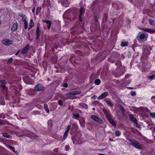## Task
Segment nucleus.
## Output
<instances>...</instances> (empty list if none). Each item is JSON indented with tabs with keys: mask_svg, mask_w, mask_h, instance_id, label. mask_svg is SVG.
<instances>
[{
	"mask_svg": "<svg viewBox=\"0 0 155 155\" xmlns=\"http://www.w3.org/2000/svg\"><path fill=\"white\" fill-rule=\"evenodd\" d=\"M148 35L147 33L140 32L137 36V38L139 43H143L147 41Z\"/></svg>",
	"mask_w": 155,
	"mask_h": 155,
	"instance_id": "obj_1",
	"label": "nucleus"
},
{
	"mask_svg": "<svg viewBox=\"0 0 155 155\" xmlns=\"http://www.w3.org/2000/svg\"><path fill=\"white\" fill-rule=\"evenodd\" d=\"M129 140L131 143L130 145H133L135 148L138 149H142L141 146L137 141L132 139H129Z\"/></svg>",
	"mask_w": 155,
	"mask_h": 155,
	"instance_id": "obj_2",
	"label": "nucleus"
},
{
	"mask_svg": "<svg viewBox=\"0 0 155 155\" xmlns=\"http://www.w3.org/2000/svg\"><path fill=\"white\" fill-rule=\"evenodd\" d=\"M72 139L73 143H76L75 142L78 144L82 143V140L81 139V136H72Z\"/></svg>",
	"mask_w": 155,
	"mask_h": 155,
	"instance_id": "obj_3",
	"label": "nucleus"
},
{
	"mask_svg": "<svg viewBox=\"0 0 155 155\" xmlns=\"http://www.w3.org/2000/svg\"><path fill=\"white\" fill-rule=\"evenodd\" d=\"M81 93V91H73L67 94L66 95L68 97L71 98L73 97V96L80 94Z\"/></svg>",
	"mask_w": 155,
	"mask_h": 155,
	"instance_id": "obj_4",
	"label": "nucleus"
},
{
	"mask_svg": "<svg viewBox=\"0 0 155 155\" xmlns=\"http://www.w3.org/2000/svg\"><path fill=\"white\" fill-rule=\"evenodd\" d=\"M2 42L3 44L6 46H9L13 43L12 40L7 39L3 40Z\"/></svg>",
	"mask_w": 155,
	"mask_h": 155,
	"instance_id": "obj_5",
	"label": "nucleus"
},
{
	"mask_svg": "<svg viewBox=\"0 0 155 155\" xmlns=\"http://www.w3.org/2000/svg\"><path fill=\"white\" fill-rule=\"evenodd\" d=\"M91 117L93 120L98 122L101 123L102 122V120L99 117L96 115H92L91 116Z\"/></svg>",
	"mask_w": 155,
	"mask_h": 155,
	"instance_id": "obj_6",
	"label": "nucleus"
},
{
	"mask_svg": "<svg viewBox=\"0 0 155 155\" xmlns=\"http://www.w3.org/2000/svg\"><path fill=\"white\" fill-rule=\"evenodd\" d=\"M141 30L145 31H146L151 34L155 33V30L153 29L145 28H142Z\"/></svg>",
	"mask_w": 155,
	"mask_h": 155,
	"instance_id": "obj_7",
	"label": "nucleus"
},
{
	"mask_svg": "<svg viewBox=\"0 0 155 155\" xmlns=\"http://www.w3.org/2000/svg\"><path fill=\"white\" fill-rule=\"evenodd\" d=\"M35 88L37 91H40L43 89L44 87L40 84H38L35 86Z\"/></svg>",
	"mask_w": 155,
	"mask_h": 155,
	"instance_id": "obj_8",
	"label": "nucleus"
},
{
	"mask_svg": "<svg viewBox=\"0 0 155 155\" xmlns=\"http://www.w3.org/2000/svg\"><path fill=\"white\" fill-rule=\"evenodd\" d=\"M29 49V46L27 45L21 51V52L23 54H25L28 52Z\"/></svg>",
	"mask_w": 155,
	"mask_h": 155,
	"instance_id": "obj_9",
	"label": "nucleus"
},
{
	"mask_svg": "<svg viewBox=\"0 0 155 155\" xmlns=\"http://www.w3.org/2000/svg\"><path fill=\"white\" fill-rule=\"evenodd\" d=\"M18 27V23L17 22L14 23L11 27V30L13 31H16Z\"/></svg>",
	"mask_w": 155,
	"mask_h": 155,
	"instance_id": "obj_10",
	"label": "nucleus"
},
{
	"mask_svg": "<svg viewBox=\"0 0 155 155\" xmlns=\"http://www.w3.org/2000/svg\"><path fill=\"white\" fill-rule=\"evenodd\" d=\"M107 118L110 124L112 125H115L114 122L113 120L112 119L110 115H107Z\"/></svg>",
	"mask_w": 155,
	"mask_h": 155,
	"instance_id": "obj_11",
	"label": "nucleus"
},
{
	"mask_svg": "<svg viewBox=\"0 0 155 155\" xmlns=\"http://www.w3.org/2000/svg\"><path fill=\"white\" fill-rule=\"evenodd\" d=\"M108 94L107 92L103 93L101 95L98 97V99H101L106 97Z\"/></svg>",
	"mask_w": 155,
	"mask_h": 155,
	"instance_id": "obj_12",
	"label": "nucleus"
},
{
	"mask_svg": "<svg viewBox=\"0 0 155 155\" xmlns=\"http://www.w3.org/2000/svg\"><path fill=\"white\" fill-rule=\"evenodd\" d=\"M34 26V23L32 19H31L29 24V27L28 29L29 30L33 27Z\"/></svg>",
	"mask_w": 155,
	"mask_h": 155,
	"instance_id": "obj_13",
	"label": "nucleus"
},
{
	"mask_svg": "<svg viewBox=\"0 0 155 155\" xmlns=\"http://www.w3.org/2000/svg\"><path fill=\"white\" fill-rule=\"evenodd\" d=\"M84 10L83 8V7H81L80 9V14L79 16V18L80 20L81 21H82L81 19V17L82 16V15L84 13Z\"/></svg>",
	"mask_w": 155,
	"mask_h": 155,
	"instance_id": "obj_14",
	"label": "nucleus"
},
{
	"mask_svg": "<svg viewBox=\"0 0 155 155\" xmlns=\"http://www.w3.org/2000/svg\"><path fill=\"white\" fill-rule=\"evenodd\" d=\"M79 106H80V107L81 108L87 109L88 108L87 105L84 103H80L79 104Z\"/></svg>",
	"mask_w": 155,
	"mask_h": 155,
	"instance_id": "obj_15",
	"label": "nucleus"
},
{
	"mask_svg": "<svg viewBox=\"0 0 155 155\" xmlns=\"http://www.w3.org/2000/svg\"><path fill=\"white\" fill-rule=\"evenodd\" d=\"M19 16L21 17L22 20L23 21H26V20L27 18L26 16L24 14L22 13L19 14Z\"/></svg>",
	"mask_w": 155,
	"mask_h": 155,
	"instance_id": "obj_16",
	"label": "nucleus"
},
{
	"mask_svg": "<svg viewBox=\"0 0 155 155\" xmlns=\"http://www.w3.org/2000/svg\"><path fill=\"white\" fill-rule=\"evenodd\" d=\"M62 5L64 7H67L69 4L68 1L67 0H63L62 2Z\"/></svg>",
	"mask_w": 155,
	"mask_h": 155,
	"instance_id": "obj_17",
	"label": "nucleus"
},
{
	"mask_svg": "<svg viewBox=\"0 0 155 155\" xmlns=\"http://www.w3.org/2000/svg\"><path fill=\"white\" fill-rule=\"evenodd\" d=\"M130 120L134 123H136L137 122V120L134 117V116L132 115H130Z\"/></svg>",
	"mask_w": 155,
	"mask_h": 155,
	"instance_id": "obj_18",
	"label": "nucleus"
},
{
	"mask_svg": "<svg viewBox=\"0 0 155 155\" xmlns=\"http://www.w3.org/2000/svg\"><path fill=\"white\" fill-rule=\"evenodd\" d=\"M43 22H45L46 23L47 26H48V29H49L50 28L51 22L50 21H46V20H43Z\"/></svg>",
	"mask_w": 155,
	"mask_h": 155,
	"instance_id": "obj_19",
	"label": "nucleus"
},
{
	"mask_svg": "<svg viewBox=\"0 0 155 155\" xmlns=\"http://www.w3.org/2000/svg\"><path fill=\"white\" fill-rule=\"evenodd\" d=\"M71 127V126L70 125H69L66 128V130L65 132L64 136H67L69 132V130L70 129V128Z\"/></svg>",
	"mask_w": 155,
	"mask_h": 155,
	"instance_id": "obj_20",
	"label": "nucleus"
},
{
	"mask_svg": "<svg viewBox=\"0 0 155 155\" xmlns=\"http://www.w3.org/2000/svg\"><path fill=\"white\" fill-rule=\"evenodd\" d=\"M148 21L151 25H155V21L151 19H148Z\"/></svg>",
	"mask_w": 155,
	"mask_h": 155,
	"instance_id": "obj_21",
	"label": "nucleus"
},
{
	"mask_svg": "<svg viewBox=\"0 0 155 155\" xmlns=\"http://www.w3.org/2000/svg\"><path fill=\"white\" fill-rule=\"evenodd\" d=\"M8 148L10 149L11 150L13 151L14 153H15L16 154H18V152L17 151H16L15 150V149L14 147H12L11 146L9 145L8 146Z\"/></svg>",
	"mask_w": 155,
	"mask_h": 155,
	"instance_id": "obj_22",
	"label": "nucleus"
},
{
	"mask_svg": "<svg viewBox=\"0 0 155 155\" xmlns=\"http://www.w3.org/2000/svg\"><path fill=\"white\" fill-rule=\"evenodd\" d=\"M48 127L49 129H50L52 126V121L51 120H49L48 121Z\"/></svg>",
	"mask_w": 155,
	"mask_h": 155,
	"instance_id": "obj_23",
	"label": "nucleus"
},
{
	"mask_svg": "<svg viewBox=\"0 0 155 155\" xmlns=\"http://www.w3.org/2000/svg\"><path fill=\"white\" fill-rule=\"evenodd\" d=\"M106 102L108 105L111 107H112L113 106L112 101L110 100H107L106 101Z\"/></svg>",
	"mask_w": 155,
	"mask_h": 155,
	"instance_id": "obj_24",
	"label": "nucleus"
},
{
	"mask_svg": "<svg viewBox=\"0 0 155 155\" xmlns=\"http://www.w3.org/2000/svg\"><path fill=\"white\" fill-rule=\"evenodd\" d=\"M24 27L25 29H26L28 28V22L27 21H24Z\"/></svg>",
	"mask_w": 155,
	"mask_h": 155,
	"instance_id": "obj_25",
	"label": "nucleus"
},
{
	"mask_svg": "<svg viewBox=\"0 0 155 155\" xmlns=\"http://www.w3.org/2000/svg\"><path fill=\"white\" fill-rule=\"evenodd\" d=\"M5 83V81H4L3 80L1 81V86L4 89H5V84H4Z\"/></svg>",
	"mask_w": 155,
	"mask_h": 155,
	"instance_id": "obj_26",
	"label": "nucleus"
},
{
	"mask_svg": "<svg viewBox=\"0 0 155 155\" xmlns=\"http://www.w3.org/2000/svg\"><path fill=\"white\" fill-rule=\"evenodd\" d=\"M128 45V43L126 41H123L121 44V45L122 47H125L127 46Z\"/></svg>",
	"mask_w": 155,
	"mask_h": 155,
	"instance_id": "obj_27",
	"label": "nucleus"
},
{
	"mask_svg": "<svg viewBox=\"0 0 155 155\" xmlns=\"http://www.w3.org/2000/svg\"><path fill=\"white\" fill-rule=\"evenodd\" d=\"M44 107L46 112L48 113L49 112V109L48 108V105L46 104H45L44 105Z\"/></svg>",
	"mask_w": 155,
	"mask_h": 155,
	"instance_id": "obj_28",
	"label": "nucleus"
},
{
	"mask_svg": "<svg viewBox=\"0 0 155 155\" xmlns=\"http://www.w3.org/2000/svg\"><path fill=\"white\" fill-rule=\"evenodd\" d=\"M101 83V81L99 79H97L95 81V83L97 85H99Z\"/></svg>",
	"mask_w": 155,
	"mask_h": 155,
	"instance_id": "obj_29",
	"label": "nucleus"
},
{
	"mask_svg": "<svg viewBox=\"0 0 155 155\" xmlns=\"http://www.w3.org/2000/svg\"><path fill=\"white\" fill-rule=\"evenodd\" d=\"M148 78L151 80H153L155 78V74L150 75L148 76Z\"/></svg>",
	"mask_w": 155,
	"mask_h": 155,
	"instance_id": "obj_30",
	"label": "nucleus"
},
{
	"mask_svg": "<svg viewBox=\"0 0 155 155\" xmlns=\"http://www.w3.org/2000/svg\"><path fill=\"white\" fill-rule=\"evenodd\" d=\"M141 70L143 72H145L148 71V69L145 68H142L141 69Z\"/></svg>",
	"mask_w": 155,
	"mask_h": 155,
	"instance_id": "obj_31",
	"label": "nucleus"
},
{
	"mask_svg": "<svg viewBox=\"0 0 155 155\" xmlns=\"http://www.w3.org/2000/svg\"><path fill=\"white\" fill-rule=\"evenodd\" d=\"M103 110L104 113H105L106 117H107V115H109V114L107 112L106 110L105 109H103Z\"/></svg>",
	"mask_w": 155,
	"mask_h": 155,
	"instance_id": "obj_32",
	"label": "nucleus"
},
{
	"mask_svg": "<svg viewBox=\"0 0 155 155\" xmlns=\"http://www.w3.org/2000/svg\"><path fill=\"white\" fill-rule=\"evenodd\" d=\"M150 115L152 117L155 118V113H150Z\"/></svg>",
	"mask_w": 155,
	"mask_h": 155,
	"instance_id": "obj_33",
	"label": "nucleus"
},
{
	"mask_svg": "<svg viewBox=\"0 0 155 155\" xmlns=\"http://www.w3.org/2000/svg\"><path fill=\"white\" fill-rule=\"evenodd\" d=\"M73 116L75 118H79L80 117L78 114H73Z\"/></svg>",
	"mask_w": 155,
	"mask_h": 155,
	"instance_id": "obj_34",
	"label": "nucleus"
},
{
	"mask_svg": "<svg viewBox=\"0 0 155 155\" xmlns=\"http://www.w3.org/2000/svg\"><path fill=\"white\" fill-rule=\"evenodd\" d=\"M115 134L116 136H120V133L119 130H117L116 131Z\"/></svg>",
	"mask_w": 155,
	"mask_h": 155,
	"instance_id": "obj_35",
	"label": "nucleus"
},
{
	"mask_svg": "<svg viewBox=\"0 0 155 155\" xmlns=\"http://www.w3.org/2000/svg\"><path fill=\"white\" fill-rule=\"evenodd\" d=\"M147 51H148H148L146 49V50H145L143 52V54L144 55L148 54H148V53H147Z\"/></svg>",
	"mask_w": 155,
	"mask_h": 155,
	"instance_id": "obj_36",
	"label": "nucleus"
},
{
	"mask_svg": "<svg viewBox=\"0 0 155 155\" xmlns=\"http://www.w3.org/2000/svg\"><path fill=\"white\" fill-rule=\"evenodd\" d=\"M120 109L121 110L122 112L123 113H124V108L121 106H120Z\"/></svg>",
	"mask_w": 155,
	"mask_h": 155,
	"instance_id": "obj_37",
	"label": "nucleus"
},
{
	"mask_svg": "<svg viewBox=\"0 0 155 155\" xmlns=\"http://www.w3.org/2000/svg\"><path fill=\"white\" fill-rule=\"evenodd\" d=\"M130 94L132 96H135L136 95V93L135 91H132L130 93Z\"/></svg>",
	"mask_w": 155,
	"mask_h": 155,
	"instance_id": "obj_38",
	"label": "nucleus"
},
{
	"mask_svg": "<svg viewBox=\"0 0 155 155\" xmlns=\"http://www.w3.org/2000/svg\"><path fill=\"white\" fill-rule=\"evenodd\" d=\"M40 32H36V38L37 39H38L39 36V35H40V33H39Z\"/></svg>",
	"mask_w": 155,
	"mask_h": 155,
	"instance_id": "obj_39",
	"label": "nucleus"
},
{
	"mask_svg": "<svg viewBox=\"0 0 155 155\" xmlns=\"http://www.w3.org/2000/svg\"><path fill=\"white\" fill-rule=\"evenodd\" d=\"M40 32L39 28L38 26L37 27V29L36 30V32Z\"/></svg>",
	"mask_w": 155,
	"mask_h": 155,
	"instance_id": "obj_40",
	"label": "nucleus"
},
{
	"mask_svg": "<svg viewBox=\"0 0 155 155\" xmlns=\"http://www.w3.org/2000/svg\"><path fill=\"white\" fill-rule=\"evenodd\" d=\"M13 59L12 58H10L8 60V62L9 63H12Z\"/></svg>",
	"mask_w": 155,
	"mask_h": 155,
	"instance_id": "obj_41",
	"label": "nucleus"
},
{
	"mask_svg": "<svg viewBox=\"0 0 155 155\" xmlns=\"http://www.w3.org/2000/svg\"><path fill=\"white\" fill-rule=\"evenodd\" d=\"M58 103L61 106L62 105V102L61 100H59L58 101Z\"/></svg>",
	"mask_w": 155,
	"mask_h": 155,
	"instance_id": "obj_42",
	"label": "nucleus"
},
{
	"mask_svg": "<svg viewBox=\"0 0 155 155\" xmlns=\"http://www.w3.org/2000/svg\"><path fill=\"white\" fill-rule=\"evenodd\" d=\"M69 147L68 146H66L65 147V149L66 151H68L69 150Z\"/></svg>",
	"mask_w": 155,
	"mask_h": 155,
	"instance_id": "obj_43",
	"label": "nucleus"
},
{
	"mask_svg": "<svg viewBox=\"0 0 155 155\" xmlns=\"http://www.w3.org/2000/svg\"><path fill=\"white\" fill-rule=\"evenodd\" d=\"M63 87H68V84L67 83H65L64 84H63Z\"/></svg>",
	"mask_w": 155,
	"mask_h": 155,
	"instance_id": "obj_44",
	"label": "nucleus"
},
{
	"mask_svg": "<svg viewBox=\"0 0 155 155\" xmlns=\"http://www.w3.org/2000/svg\"><path fill=\"white\" fill-rule=\"evenodd\" d=\"M135 124L136 125V127L138 128H140V125L137 123V122L136 123H135Z\"/></svg>",
	"mask_w": 155,
	"mask_h": 155,
	"instance_id": "obj_45",
	"label": "nucleus"
},
{
	"mask_svg": "<svg viewBox=\"0 0 155 155\" xmlns=\"http://www.w3.org/2000/svg\"><path fill=\"white\" fill-rule=\"evenodd\" d=\"M96 97H97L95 95H94L93 96L91 97V98L92 99H95L96 98Z\"/></svg>",
	"mask_w": 155,
	"mask_h": 155,
	"instance_id": "obj_46",
	"label": "nucleus"
},
{
	"mask_svg": "<svg viewBox=\"0 0 155 155\" xmlns=\"http://www.w3.org/2000/svg\"><path fill=\"white\" fill-rule=\"evenodd\" d=\"M54 151L57 152H58V148H55L54 150Z\"/></svg>",
	"mask_w": 155,
	"mask_h": 155,
	"instance_id": "obj_47",
	"label": "nucleus"
},
{
	"mask_svg": "<svg viewBox=\"0 0 155 155\" xmlns=\"http://www.w3.org/2000/svg\"><path fill=\"white\" fill-rule=\"evenodd\" d=\"M4 137L8 138H12V136H4Z\"/></svg>",
	"mask_w": 155,
	"mask_h": 155,
	"instance_id": "obj_48",
	"label": "nucleus"
},
{
	"mask_svg": "<svg viewBox=\"0 0 155 155\" xmlns=\"http://www.w3.org/2000/svg\"><path fill=\"white\" fill-rule=\"evenodd\" d=\"M35 8H34L32 10V12L33 13H34V12H35Z\"/></svg>",
	"mask_w": 155,
	"mask_h": 155,
	"instance_id": "obj_49",
	"label": "nucleus"
},
{
	"mask_svg": "<svg viewBox=\"0 0 155 155\" xmlns=\"http://www.w3.org/2000/svg\"><path fill=\"white\" fill-rule=\"evenodd\" d=\"M20 51H19L17 53H16L15 54V55H17L18 54H19V52Z\"/></svg>",
	"mask_w": 155,
	"mask_h": 155,
	"instance_id": "obj_50",
	"label": "nucleus"
},
{
	"mask_svg": "<svg viewBox=\"0 0 155 155\" xmlns=\"http://www.w3.org/2000/svg\"><path fill=\"white\" fill-rule=\"evenodd\" d=\"M67 136H63V140H64L66 139Z\"/></svg>",
	"mask_w": 155,
	"mask_h": 155,
	"instance_id": "obj_51",
	"label": "nucleus"
},
{
	"mask_svg": "<svg viewBox=\"0 0 155 155\" xmlns=\"http://www.w3.org/2000/svg\"><path fill=\"white\" fill-rule=\"evenodd\" d=\"M3 136H9V135H7L6 134H3Z\"/></svg>",
	"mask_w": 155,
	"mask_h": 155,
	"instance_id": "obj_52",
	"label": "nucleus"
},
{
	"mask_svg": "<svg viewBox=\"0 0 155 155\" xmlns=\"http://www.w3.org/2000/svg\"><path fill=\"white\" fill-rule=\"evenodd\" d=\"M109 140L110 141H113V139H111V138H110L109 139Z\"/></svg>",
	"mask_w": 155,
	"mask_h": 155,
	"instance_id": "obj_53",
	"label": "nucleus"
},
{
	"mask_svg": "<svg viewBox=\"0 0 155 155\" xmlns=\"http://www.w3.org/2000/svg\"><path fill=\"white\" fill-rule=\"evenodd\" d=\"M99 155H108L107 154H99Z\"/></svg>",
	"mask_w": 155,
	"mask_h": 155,
	"instance_id": "obj_54",
	"label": "nucleus"
},
{
	"mask_svg": "<svg viewBox=\"0 0 155 155\" xmlns=\"http://www.w3.org/2000/svg\"><path fill=\"white\" fill-rule=\"evenodd\" d=\"M155 98V96H153L152 97L151 99H152L153 98Z\"/></svg>",
	"mask_w": 155,
	"mask_h": 155,
	"instance_id": "obj_55",
	"label": "nucleus"
},
{
	"mask_svg": "<svg viewBox=\"0 0 155 155\" xmlns=\"http://www.w3.org/2000/svg\"><path fill=\"white\" fill-rule=\"evenodd\" d=\"M105 149H102L101 150V151H103Z\"/></svg>",
	"mask_w": 155,
	"mask_h": 155,
	"instance_id": "obj_56",
	"label": "nucleus"
},
{
	"mask_svg": "<svg viewBox=\"0 0 155 155\" xmlns=\"http://www.w3.org/2000/svg\"><path fill=\"white\" fill-rule=\"evenodd\" d=\"M147 155H151L150 154V153H148Z\"/></svg>",
	"mask_w": 155,
	"mask_h": 155,
	"instance_id": "obj_57",
	"label": "nucleus"
},
{
	"mask_svg": "<svg viewBox=\"0 0 155 155\" xmlns=\"http://www.w3.org/2000/svg\"><path fill=\"white\" fill-rule=\"evenodd\" d=\"M95 108H93V110H95Z\"/></svg>",
	"mask_w": 155,
	"mask_h": 155,
	"instance_id": "obj_58",
	"label": "nucleus"
},
{
	"mask_svg": "<svg viewBox=\"0 0 155 155\" xmlns=\"http://www.w3.org/2000/svg\"><path fill=\"white\" fill-rule=\"evenodd\" d=\"M154 6H155V2H154Z\"/></svg>",
	"mask_w": 155,
	"mask_h": 155,
	"instance_id": "obj_59",
	"label": "nucleus"
},
{
	"mask_svg": "<svg viewBox=\"0 0 155 155\" xmlns=\"http://www.w3.org/2000/svg\"><path fill=\"white\" fill-rule=\"evenodd\" d=\"M1 22H0V25H1Z\"/></svg>",
	"mask_w": 155,
	"mask_h": 155,
	"instance_id": "obj_60",
	"label": "nucleus"
},
{
	"mask_svg": "<svg viewBox=\"0 0 155 155\" xmlns=\"http://www.w3.org/2000/svg\"><path fill=\"white\" fill-rule=\"evenodd\" d=\"M129 88H131V87H128Z\"/></svg>",
	"mask_w": 155,
	"mask_h": 155,
	"instance_id": "obj_61",
	"label": "nucleus"
},
{
	"mask_svg": "<svg viewBox=\"0 0 155 155\" xmlns=\"http://www.w3.org/2000/svg\"><path fill=\"white\" fill-rule=\"evenodd\" d=\"M0 123H1V122H0Z\"/></svg>",
	"mask_w": 155,
	"mask_h": 155,
	"instance_id": "obj_62",
	"label": "nucleus"
}]
</instances>
